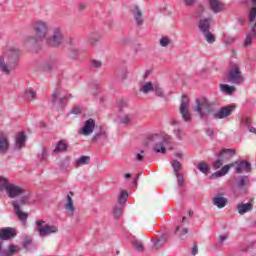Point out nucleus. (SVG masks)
I'll use <instances>...</instances> for the list:
<instances>
[{
    "label": "nucleus",
    "mask_w": 256,
    "mask_h": 256,
    "mask_svg": "<svg viewBox=\"0 0 256 256\" xmlns=\"http://www.w3.org/2000/svg\"><path fill=\"white\" fill-rule=\"evenodd\" d=\"M21 51L15 45H7L0 53V73L11 75L17 68V59Z\"/></svg>",
    "instance_id": "nucleus-1"
},
{
    "label": "nucleus",
    "mask_w": 256,
    "mask_h": 256,
    "mask_svg": "<svg viewBox=\"0 0 256 256\" xmlns=\"http://www.w3.org/2000/svg\"><path fill=\"white\" fill-rule=\"evenodd\" d=\"M193 109L198 115L199 119H205L207 115H210V113H215V111H217V104L205 97H200L196 99Z\"/></svg>",
    "instance_id": "nucleus-2"
},
{
    "label": "nucleus",
    "mask_w": 256,
    "mask_h": 256,
    "mask_svg": "<svg viewBox=\"0 0 256 256\" xmlns=\"http://www.w3.org/2000/svg\"><path fill=\"white\" fill-rule=\"evenodd\" d=\"M32 29L35 32L36 38H28V43H37V41H45L49 35V23L43 20H37L32 24Z\"/></svg>",
    "instance_id": "nucleus-3"
},
{
    "label": "nucleus",
    "mask_w": 256,
    "mask_h": 256,
    "mask_svg": "<svg viewBox=\"0 0 256 256\" xmlns=\"http://www.w3.org/2000/svg\"><path fill=\"white\" fill-rule=\"evenodd\" d=\"M152 141H155L156 144L154 145L155 153H167V145L171 143V136H169L165 132H161L159 134L152 135Z\"/></svg>",
    "instance_id": "nucleus-4"
},
{
    "label": "nucleus",
    "mask_w": 256,
    "mask_h": 256,
    "mask_svg": "<svg viewBox=\"0 0 256 256\" xmlns=\"http://www.w3.org/2000/svg\"><path fill=\"white\" fill-rule=\"evenodd\" d=\"M64 37L63 28L61 26H55L52 28L51 35L46 36L45 43L49 47H59L63 43Z\"/></svg>",
    "instance_id": "nucleus-5"
},
{
    "label": "nucleus",
    "mask_w": 256,
    "mask_h": 256,
    "mask_svg": "<svg viewBox=\"0 0 256 256\" xmlns=\"http://www.w3.org/2000/svg\"><path fill=\"white\" fill-rule=\"evenodd\" d=\"M36 231L40 237H49L59 233V226L51 225L43 220L36 221Z\"/></svg>",
    "instance_id": "nucleus-6"
},
{
    "label": "nucleus",
    "mask_w": 256,
    "mask_h": 256,
    "mask_svg": "<svg viewBox=\"0 0 256 256\" xmlns=\"http://www.w3.org/2000/svg\"><path fill=\"white\" fill-rule=\"evenodd\" d=\"M228 83H232L233 85H241L244 83L245 78L241 74V68L239 65L234 64L230 69L228 76H227Z\"/></svg>",
    "instance_id": "nucleus-7"
},
{
    "label": "nucleus",
    "mask_w": 256,
    "mask_h": 256,
    "mask_svg": "<svg viewBox=\"0 0 256 256\" xmlns=\"http://www.w3.org/2000/svg\"><path fill=\"white\" fill-rule=\"evenodd\" d=\"M27 201H29V197L22 196L19 201L12 202L14 213L17 215L18 219L24 223V225L27 223V217H29V214L21 211V205H26Z\"/></svg>",
    "instance_id": "nucleus-8"
},
{
    "label": "nucleus",
    "mask_w": 256,
    "mask_h": 256,
    "mask_svg": "<svg viewBox=\"0 0 256 256\" xmlns=\"http://www.w3.org/2000/svg\"><path fill=\"white\" fill-rule=\"evenodd\" d=\"M140 92L144 93V95H147L149 93H155L158 97H163V88H161V85L157 82H145L140 87Z\"/></svg>",
    "instance_id": "nucleus-9"
},
{
    "label": "nucleus",
    "mask_w": 256,
    "mask_h": 256,
    "mask_svg": "<svg viewBox=\"0 0 256 256\" xmlns=\"http://www.w3.org/2000/svg\"><path fill=\"white\" fill-rule=\"evenodd\" d=\"M179 111L183 121L189 123L192 117L191 112H189V97H187V95L182 96Z\"/></svg>",
    "instance_id": "nucleus-10"
},
{
    "label": "nucleus",
    "mask_w": 256,
    "mask_h": 256,
    "mask_svg": "<svg viewBox=\"0 0 256 256\" xmlns=\"http://www.w3.org/2000/svg\"><path fill=\"white\" fill-rule=\"evenodd\" d=\"M249 187V176H240L236 183V186L233 188V194L235 197H239L242 193H245V189Z\"/></svg>",
    "instance_id": "nucleus-11"
},
{
    "label": "nucleus",
    "mask_w": 256,
    "mask_h": 256,
    "mask_svg": "<svg viewBox=\"0 0 256 256\" xmlns=\"http://www.w3.org/2000/svg\"><path fill=\"white\" fill-rule=\"evenodd\" d=\"M6 195L10 197V199H15L16 197H21V195H25V189L20 185L10 183L6 186Z\"/></svg>",
    "instance_id": "nucleus-12"
},
{
    "label": "nucleus",
    "mask_w": 256,
    "mask_h": 256,
    "mask_svg": "<svg viewBox=\"0 0 256 256\" xmlns=\"http://www.w3.org/2000/svg\"><path fill=\"white\" fill-rule=\"evenodd\" d=\"M95 131V120L93 118H89L84 122L82 128L79 129V135H83L84 137H89V135H93Z\"/></svg>",
    "instance_id": "nucleus-13"
},
{
    "label": "nucleus",
    "mask_w": 256,
    "mask_h": 256,
    "mask_svg": "<svg viewBox=\"0 0 256 256\" xmlns=\"http://www.w3.org/2000/svg\"><path fill=\"white\" fill-rule=\"evenodd\" d=\"M75 194L73 192H68L66 196V202L64 204V209L66 211V215L68 217H73L75 215V211H77V208L75 207V202L73 201V197Z\"/></svg>",
    "instance_id": "nucleus-14"
},
{
    "label": "nucleus",
    "mask_w": 256,
    "mask_h": 256,
    "mask_svg": "<svg viewBox=\"0 0 256 256\" xmlns=\"http://www.w3.org/2000/svg\"><path fill=\"white\" fill-rule=\"evenodd\" d=\"M235 111V105L221 107L217 112L213 113V119H227Z\"/></svg>",
    "instance_id": "nucleus-15"
},
{
    "label": "nucleus",
    "mask_w": 256,
    "mask_h": 256,
    "mask_svg": "<svg viewBox=\"0 0 256 256\" xmlns=\"http://www.w3.org/2000/svg\"><path fill=\"white\" fill-rule=\"evenodd\" d=\"M232 164L236 173H251V163L247 161H237Z\"/></svg>",
    "instance_id": "nucleus-16"
},
{
    "label": "nucleus",
    "mask_w": 256,
    "mask_h": 256,
    "mask_svg": "<svg viewBox=\"0 0 256 256\" xmlns=\"http://www.w3.org/2000/svg\"><path fill=\"white\" fill-rule=\"evenodd\" d=\"M13 237H17V232H15L12 227H5L0 229V240L9 241V239H13Z\"/></svg>",
    "instance_id": "nucleus-17"
},
{
    "label": "nucleus",
    "mask_w": 256,
    "mask_h": 256,
    "mask_svg": "<svg viewBox=\"0 0 256 256\" xmlns=\"http://www.w3.org/2000/svg\"><path fill=\"white\" fill-rule=\"evenodd\" d=\"M227 203L228 200L223 196V193H219L212 198V205L217 207V209H224V207H227Z\"/></svg>",
    "instance_id": "nucleus-18"
},
{
    "label": "nucleus",
    "mask_w": 256,
    "mask_h": 256,
    "mask_svg": "<svg viewBox=\"0 0 256 256\" xmlns=\"http://www.w3.org/2000/svg\"><path fill=\"white\" fill-rule=\"evenodd\" d=\"M25 141H27V136L25 132H19L15 138L14 149L19 151V149H23L25 147Z\"/></svg>",
    "instance_id": "nucleus-19"
},
{
    "label": "nucleus",
    "mask_w": 256,
    "mask_h": 256,
    "mask_svg": "<svg viewBox=\"0 0 256 256\" xmlns=\"http://www.w3.org/2000/svg\"><path fill=\"white\" fill-rule=\"evenodd\" d=\"M68 149H69V144H67V141L60 140V141H57L56 144L54 145L53 153H55V155H59V153H65Z\"/></svg>",
    "instance_id": "nucleus-20"
},
{
    "label": "nucleus",
    "mask_w": 256,
    "mask_h": 256,
    "mask_svg": "<svg viewBox=\"0 0 256 256\" xmlns=\"http://www.w3.org/2000/svg\"><path fill=\"white\" fill-rule=\"evenodd\" d=\"M90 163H91V157H89V156H80L79 158H77L73 162V165H74V167H76V169H79V167L89 165Z\"/></svg>",
    "instance_id": "nucleus-21"
},
{
    "label": "nucleus",
    "mask_w": 256,
    "mask_h": 256,
    "mask_svg": "<svg viewBox=\"0 0 256 256\" xmlns=\"http://www.w3.org/2000/svg\"><path fill=\"white\" fill-rule=\"evenodd\" d=\"M198 27L203 34L209 32V28L211 27V18L201 19L198 23Z\"/></svg>",
    "instance_id": "nucleus-22"
},
{
    "label": "nucleus",
    "mask_w": 256,
    "mask_h": 256,
    "mask_svg": "<svg viewBox=\"0 0 256 256\" xmlns=\"http://www.w3.org/2000/svg\"><path fill=\"white\" fill-rule=\"evenodd\" d=\"M235 155V150L233 149H224L219 153V158L222 161L227 162Z\"/></svg>",
    "instance_id": "nucleus-23"
},
{
    "label": "nucleus",
    "mask_w": 256,
    "mask_h": 256,
    "mask_svg": "<svg viewBox=\"0 0 256 256\" xmlns=\"http://www.w3.org/2000/svg\"><path fill=\"white\" fill-rule=\"evenodd\" d=\"M253 210V204L252 203H241L237 206V211L239 215H245V213H249V211Z\"/></svg>",
    "instance_id": "nucleus-24"
},
{
    "label": "nucleus",
    "mask_w": 256,
    "mask_h": 256,
    "mask_svg": "<svg viewBox=\"0 0 256 256\" xmlns=\"http://www.w3.org/2000/svg\"><path fill=\"white\" fill-rule=\"evenodd\" d=\"M209 7L213 13H221L223 11V4L219 0H210Z\"/></svg>",
    "instance_id": "nucleus-25"
},
{
    "label": "nucleus",
    "mask_w": 256,
    "mask_h": 256,
    "mask_svg": "<svg viewBox=\"0 0 256 256\" xmlns=\"http://www.w3.org/2000/svg\"><path fill=\"white\" fill-rule=\"evenodd\" d=\"M231 167H235V164L232 163V164L223 166L221 170L213 174V177H215L216 179H219V177H225V175L229 173V169H231Z\"/></svg>",
    "instance_id": "nucleus-26"
},
{
    "label": "nucleus",
    "mask_w": 256,
    "mask_h": 256,
    "mask_svg": "<svg viewBox=\"0 0 256 256\" xmlns=\"http://www.w3.org/2000/svg\"><path fill=\"white\" fill-rule=\"evenodd\" d=\"M159 45L163 49H167L169 47H173V39H171V37H169V36H162L159 39Z\"/></svg>",
    "instance_id": "nucleus-27"
},
{
    "label": "nucleus",
    "mask_w": 256,
    "mask_h": 256,
    "mask_svg": "<svg viewBox=\"0 0 256 256\" xmlns=\"http://www.w3.org/2000/svg\"><path fill=\"white\" fill-rule=\"evenodd\" d=\"M9 149V139L7 136L0 134V153H7Z\"/></svg>",
    "instance_id": "nucleus-28"
},
{
    "label": "nucleus",
    "mask_w": 256,
    "mask_h": 256,
    "mask_svg": "<svg viewBox=\"0 0 256 256\" xmlns=\"http://www.w3.org/2000/svg\"><path fill=\"white\" fill-rule=\"evenodd\" d=\"M133 17L138 25H143V12L137 6L133 10Z\"/></svg>",
    "instance_id": "nucleus-29"
},
{
    "label": "nucleus",
    "mask_w": 256,
    "mask_h": 256,
    "mask_svg": "<svg viewBox=\"0 0 256 256\" xmlns=\"http://www.w3.org/2000/svg\"><path fill=\"white\" fill-rule=\"evenodd\" d=\"M220 91L224 95H233L237 89L234 86H229L228 84H220Z\"/></svg>",
    "instance_id": "nucleus-30"
},
{
    "label": "nucleus",
    "mask_w": 256,
    "mask_h": 256,
    "mask_svg": "<svg viewBox=\"0 0 256 256\" xmlns=\"http://www.w3.org/2000/svg\"><path fill=\"white\" fill-rule=\"evenodd\" d=\"M69 97H71V95L64 96L61 98V92L57 90L51 94V101L53 103H57V101H59V103H61L63 101V99H69Z\"/></svg>",
    "instance_id": "nucleus-31"
},
{
    "label": "nucleus",
    "mask_w": 256,
    "mask_h": 256,
    "mask_svg": "<svg viewBox=\"0 0 256 256\" xmlns=\"http://www.w3.org/2000/svg\"><path fill=\"white\" fill-rule=\"evenodd\" d=\"M127 199H129V193L125 190H122L118 197V202L120 205L127 203Z\"/></svg>",
    "instance_id": "nucleus-32"
},
{
    "label": "nucleus",
    "mask_w": 256,
    "mask_h": 256,
    "mask_svg": "<svg viewBox=\"0 0 256 256\" xmlns=\"http://www.w3.org/2000/svg\"><path fill=\"white\" fill-rule=\"evenodd\" d=\"M175 233L178 237H183L189 233V228L183 226H176Z\"/></svg>",
    "instance_id": "nucleus-33"
},
{
    "label": "nucleus",
    "mask_w": 256,
    "mask_h": 256,
    "mask_svg": "<svg viewBox=\"0 0 256 256\" xmlns=\"http://www.w3.org/2000/svg\"><path fill=\"white\" fill-rule=\"evenodd\" d=\"M171 166L173 168L175 175H177V173H179L181 171L182 165H181V162H179L178 160H172Z\"/></svg>",
    "instance_id": "nucleus-34"
},
{
    "label": "nucleus",
    "mask_w": 256,
    "mask_h": 256,
    "mask_svg": "<svg viewBox=\"0 0 256 256\" xmlns=\"http://www.w3.org/2000/svg\"><path fill=\"white\" fill-rule=\"evenodd\" d=\"M198 169L201 173H204V175H207L209 173V165L205 162H200L198 164Z\"/></svg>",
    "instance_id": "nucleus-35"
},
{
    "label": "nucleus",
    "mask_w": 256,
    "mask_h": 256,
    "mask_svg": "<svg viewBox=\"0 0 256 256\" xmlns=\"http://www.w3.org/2000/svg\"><path fill=\"white\" fill-rule=\"evenodd\" d=\"M11 185L5 177L0 176V191H7V186Z\"/></svg>",
    "instance_id": "nucleus-36"
},
{
    "label": "nucleus",
    "mask_w": 256,
    "mask_h": 256,
    "mask_svg": "<svg viewBox=\"0 0 256 256\" xmlns=\"http://www.w3.org/2000/svg\"><path fill=\"white\" fill-rule=\"evenodd\" d=\"M133 121V115H125L120 118L121 125H129Z\"/></svg>",
    "instance_id": "nucleus-37"
},
{
    "label": "nucleus",
    "mask_w": 256,
    "mask_h": 256,
    "mask_svg": "<svg viewBox=\"0 0 256 256\" xmlns=\"http://www.w3.org/2000/svg\"><path fill=\"white\" fill-rule=\"evenodd\" d=\"M203 35H204L207 43H215V36L212 33H210V31L204 32Z\"/></svg>",
    "instance_id": "nucleus-38"
},
{
    "label": "nucleus",
    "mask_w": 256,
    "mask_h": 256,
    "mask_svg": "<svg viewBox=\"0 0 256 256\" xmlns=\"http://www.w3.org/2000/svg\"><path fill=\"white\" fill-rule=\"evenodd\" d=\"M93 139H94V141H97L99 139H107V132L100 131L99 133L94 135Z\"/></svg>",
    "instance_id": "nucleus-39"
},
{
    "label": "nucleus",
    "mask_w": 256,
    "mask_h": 256,
    "mask_svg": "<svg viewBox=\"0 0 256 256\" xmlns=\"http://www.w3.org/2000/svg\"><path fill=\"white\" fill-rule=\"evenodd\" d=\"M53 65H55L54 61L44 62L43 65H42V69L44 71H51V69H53Z\"/></svg>",
    "instance_id": "nucleus-40"
},
{
    "label": "nucleus",
    "mask_w": 256,
    "mask_h": 256,
    "mask_svg": "<svg viewBox=\"0 0 256 256\" xmlns=\"http://www.w3.org/2000/svg\"><path fill=\"white\" fill-rule=\"evenodd\" d=\"M132 245L133 247H135V249H137V251H143V243L139 240H133L132 241Z\"/></svg>",
    "instance_id": "nucleus-41"
},
{
    "label": "nucleus",
    "mask_w": 256,
    "mask_h": 256,
    "mask_svg": "<svg viewBox=\"0 0 256 256\" xmlns=\"http://www.w3.org/2000/svg\"><path fill=\"white\" fill-rule=\"evenodd\" d=\"M123 213V208L121 206H117L113 210V215L115 219H119V216L122 215Z\"/></svg>",
    "instance_id": "nucleus-42"
},
{
    "label": "nucleus",
    "mask_w": 256,
    "mask_h": 256,
    "mask_svg": "<svg viewBox=\"0 0 256 256\" xmlns=\"http://www.w3.org/2000/svg\"><path fill=\"white\" fill-rule=\"evenodd\" d=\"M26 97H27V99L35 100V99H37V92L29 89L26 91Z\"/></svg>",
    "instance_id": "nucleus-43"
},
{
    "label": "nucleus",
    "mask_w": 256,
    "mask_h": 256,
    "mask_svg": "<svg viewBox=\"0 0 256 256\" xmlns=\"http://www.w3.org/2000/svg\"><path fill=\"white\" fill-rule=\"evenodd\" d=\"M23 247L24 249H26V251H31V249H33V241L29 239L25 240L23 243Z\"/></svg>",
    "instance_id": "nucleus-44"
},
{
    "label": "nucleus",
    "mask_w": 256,
    "mask_h": 256,
    "mask_svg": "<svg viewBox=\"0 0 256 256\" xmlns=\"http://www.w3.org/2000/svg\"><path fill=\"white\" fill-rule=\"evenodd\" d=\"M174 135L179 139V141H181L183 139V130H181V128H175Z\"/></svg>",
    "instance_id": "nucleus-45"
},
{
    "label": "nucleus",
    "mask_w": 256,
    "mask_h": 256,
    "mask_svg": "<svg viewBox=\"0 0 256 256\" xmlns=\"http://www.w3.org/2000/svg\"><path fill=\"white\" fill-rule=\"evenodd\" d=\"M223 42L225 45H231V43H235V37L233 36L226 37Z\"/></svg>",
    "instance_id": "nucleus-46"
},
{
    "label": "nucleus",
    "mask_w": 256,
    "mask_h": 256,
    "mask_svg": "<svg viewBox=\"0 0 256 256\" xmlns=\"http://www.w3.org/2000/svg\"><path fill=\"white\" fill-rule=\"evenodd\" d=\"M223 159L219 158L218 160H216V162L214 163V168L215 169H220V167H223Z\"/></svg>",
    "instance_id": "nucleus-47"
},
{
    "label": "nucleus",
    "mask_w": 256,
    "mask_h": 256,
    "mask_svg": "<svg viewBox=\"0 0 256 256\" xmlns=\"http://www.w3.org/2000/svg\"><path fill=\"white\" fill-rule=\"evenodd\" d=\"M199 254V247L197 244H194L191 248V255L195 256Z\"/></svg>",
    "instance_id": "nucleus-48"
},
{
    "label": "nucleus",
    "mask_w": 256,
    "mask_h": 256,
    "mask_svg": "<svg viewBox=\"0 0 256 256\" xmlns=\"http://www.w3.org/2000/svg\"><path fill=\"white\" fill-rule=\"evenodd\" d=\"M97 41H99V35L95 34L94 36H91L89 38V43H91L92 45H94L95 43H97Z\"/></svg>",
    "instance_id": "nucleus-49"
},
{
    "label": "nucleus",
    "mask_w": 256,
    "mask_h": 256,
    "mask_svg": "<svg viewBox=\"0 0 256 256\" xmlns=\"http://www.w3.org/2000/svg\"><path fill=\"white\" fill-rule=\"evenodd\" d=\"M227 239H229V235H227V234H222L218 237L219 243H225V241H227Z\"/></svg>",
    "instance_id": "nucleus-50"
},
{
    "label": "nucleus",
    "mask_w": 256,
    "mask_h": 256,
    "mask_svg": "<svg viewBox=\"0 0 256 256\" xmlns=\"http://www.w3.org/2000/svg\"><path fill=\"white\" fill-rule=\"evenodd\" d=\"M175 175L177 177L178 185H179V187H181V185H183V174L177 173Z\"/></svg>",
    "instance_id": "nucleus-51"
},
{
    "label": "nucleus",
    "mask_w": 256,
    "mask_h": 256,
    "mask_svg": "<svg viewBox=\"0 0 256 256\" xmlns=\"http://www.w3.org/2000/svg\"><path fill=\"white\" fill-rule=\"evenodd\" d=\"M41 159H46L47 157H49V152L47 151V149L43 148L40 154Z\"/></svg>",
    "instance_id": "nucleus-52"
},
{
    "label": "nucleus",
    "mask_w": 256,
    "mask_h": 256,
    "mask_svg": "<svg viewBox=\"0 0 256 256\" xmlns=\"http://www.w3.org/2000/svg\"><path fill=\"white\" fill-rule=\"evenodd\" d=\"M71 113H72L73 115H80V113H81V107H79V106L74 107V108L72 109Z\"/></svg>",
    "instance_id": "nucleus-53"
},
{
    "label": "nucleus",
    "mask_w": 256,
    "mask_h": 256,
    "mask_svg": "<svg viewBox=\"0 0 256 256\" xmlns=\"http://www.w3.org/2000/svg\"><path fill=\"white\" fill-rule=\"evenodd\" d=\"M92 67H95L96 69H99V67H101V61L99 60H94L92 62Z\"/></svg>",
    "instance_id": "nucleus-54"
},
{
    "label": "nucleus",
    "mask_w": 256,
    "mask_h": 256,
    "mask_svg": "<svg viewBox=\"0 0 256 256\" xmlns=\"http://www.w3.org/2000/svg\"><path fill=\"white\" fill-rule=\"evenodd\" d=\"M143 151H140V153L136 154V161H143Z\"/></svg>",
    "instance_id": "nucleus-55"
},
{
    "label": "nucleus",
    "mask_w": 256,
    "mask_h": 256,
    "mask_svg": "<svg viewBox=\"0 0 256 256\" xmlns=\"http://www.w3.org/2000/svg\"><path fill=\"white\" fill-rule=\"evenodd\" d=\"M249 45H251V38L249 36H246L244 46L249 47Z\"/></svg>",
    "instance_id": "nucleus-56"
},
{
    "label": "nucleus",
    "mask_w": 256,
    "mask_h": 256,
    "mask_svg": "<svg viewBox=\"0 0 256 256\" xmlns=\"http://www.w3.org/2000/svg\"><path fill=\"white\" fill-rule=\"evenodd\" d=\"M242 125H251V121H249V118H243L241 121Z\"/></svg>",
    "instance_id": "nucleus-57"
},
{
    "label": "nucleus",
    "mask_w": 256,
    "mask_h": 256,
    "mask_svg": "<svg viewBox=\"0 0 256 256\" xmlns=\"http://www.w3.org/2000/svg\"><path fill=\"white\" fill-rule=\"evenodd\" d=\"M184 3L187 7H191L195 3V0H184Z\"/></svg>",
    "instance_id": "nucleus-58"
},
{
    "label": "nucleus",
    "mask_w": 256,
    "mask_h": 256,
    "mask_svg": "<svg viewBox=\"0 0 256 256\" xmlns=\"http://www.w3.org/2000/svg\"><path fill=\"white\" fill-rule=\"evenodd\" d=\"M175 157H177L178 159H183V157H184V154H183V152H175Z\"/></svg>",
    "instance_id": "nucleus-59"
},
{
    "label": "nucleus",
    "mask_w": 256,
    "mask_h": 256,
    "mask_svg": "<svg viewBox=\"0 0 256 256\" xmlns=\"http://www.w3.org/2000/svg\"><path fill=\"white\" fill-rule=\"evenodd\" d=\"M206 135H208V137H213V129L208 128V129L206 130Z\"/></svg>",
    "instance_id": "nucleus-60"
},
{
    "label": "nucleus",
    "mask_w": 256,
    "mask_h": 256,
    "mask_svg": "<svg viewBox=\"0 0 256 256\" xmlns=\"http://www.w3.org/2000/svg\"><path fill=\"white\" fill-rule=\"evenodd\" d=\"M87 6L85 5V4H83V3H80L79 5H78V9H79V11H85V8H86Z\"/></svg>",
    "instance_id": "nucleus-61"
},
{
    "label": "nucleus",
    "mask_w": 256,
    "mask_h": 256,
    "mask_svg": "<svg viewBox=\"0 0 256 256\" xmlns=\"http://www.w3.org/2000/svg\"><path fill=\"white\" fill-rule=\"evenodd\" d=\"M170 124H172V125H179V121H177V120H172V121H170Z\"/></svg>",
    "instance_id": "nucleus-62"
},
{
    "label": "nucleus",
    "mask_w": 256,
    "mask_h": 256,
    "mask_svg": "<svg viewBox=\"0 0 256 256\" xmlns=\"http://www.w3.org/2000/svg\"><path fill=\"white\" fill-rule=\"evenodd\" d=\"M181 222L182 223H189V220L187 219V217H183Z\"/></svg>",
    "instance_id": "nucleus-63"
},
{
    "label": "nucleus",
    "mask_w": 256,
    "mask_h": 256,
    "mask_svg": "<svg viewBox=\"0 0 256 256\" xmlns=\"http://www.w3.org/2000/svg\"><path fill=\"white\" fill-rule=\"evenodd\" d=\"M250 133H256V128L255 127L250 128Z\"/></svg>",
    "instance_id": "nucleus-64"
}]
</instances>
